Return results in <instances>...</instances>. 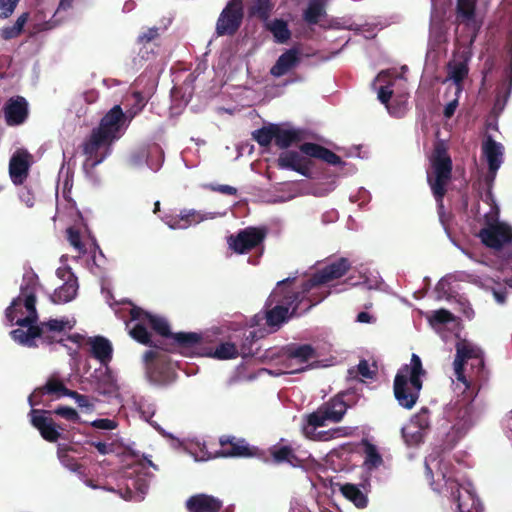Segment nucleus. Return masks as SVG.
<instances>
[{
  "label": "nucleus",
  "mask_w": 512,
  "mask_h": 512,
  "mask_svg": "<svg viewBox=\"0 0 512 512\" xmlns=\"http://www.w3.org/2000/svg\"><path fill=\"white\" fill-rule=\"evenodd\" d=\"M294 279L286 278L277 283L276 288L267 298L263 313L265 325L272 331H278L294 317L308 312L313 306L323 301L322 296L311 298L303 293L302 287L295 290L291 284Z\"/></svg>",
  "instance_id": "f257e3e1"
},
{
  "label": "nucleus",
  "mask_w": 512,
  "mask_h": 512,
  "mask_svg": "<svg viewBox=\"0 0 512 512\" xmlns=\"http://www.w3.org/2000/svg\"><path fill=\"white\" fill-rule=\"evenodd\" d=\"M317 159L331 166L344 165L342 158L332 150L313 142H304L299 145V151L285 150L277 158V167L292 170L307 178L311 177L313 162Z\"/></svg>",
  "instance_id": "f03ea898"
},
{
  "label": "nucleus",
  "mask_w": 512,
  "mask_h": 512,
  "mask_svg": "<svg viewBox=\"0 0 512 512\" xmlns=\"http://www.w3.org/2000/svg\"><path fill=\"white\" fill-rule=\"evenodd\" d=\"M425 375L421 358L412 354L410 364L403 365L394 378V396L401 407L410 410L415 406L423 387L421 377Z\"/></svg>",
  "instance_id": "7ed1b4c3"
},
{
  "label": "nucleus",
  "mask_w": 512,
  "mask_h": 512,
  "mask_svg": "<svg viewBox=\"0 0 512 512\" xmlns=\"http://www.w3.org/2000/svg\"><path fill=\"white\" fill-rule=\"evenodd\" d=\"M147 324L155 333L165 338L157 342L161 345L157 349L165 352H180L183 355H188V352H194L203 343V337L196 332H171L169 323L163 317L151 315Z\"/></svg>",
  "instance_id": "20e7f679"
},
{
  "label": "nucleus",
  "mask_w": 512,
  "mask_h": 512,
  "mask_svg": "<svg viewBox=\"0 0 512 512\" xmlns=\"http://www.w3.org/2000/svg\"><path fill=\"white\" fill-rule=\"evenodd\" d=\"M430 162L431 172L427 173V182L438 206L443 207V199L452 179L453 170L452 159L444 143H436Z\"/></svg>",
  "instance_id": "39448f33"
},
{
  "label": "nucleus",
  "mask_w": 512,
  "mask_h": 512,
  "mask_svg": "<svg viewBox=\"0 0 512 512\" xmlns=\"http://www.w3.org/2000/svg\"><path fill=\"white\" fill-rule=\"evenodd\" d=\"M352 264L348 258L340 257L317 270L308 280L301 285L303 293L311 298L322 296L323 300L328 292L321 290V286L344 276L351 268Z\"/></svg>",
  "instance_id": "423d86ee"
},
{
  "label": "nucleus",
  "mask_w": 512,
  "mask_h": 512,
  "mask_svg": "<svg viewBox=\"0 0 512 512\" xmlns=\"http://www.w3.org/2000/svg\"><path fill=\"white\" fill-rule=\"evenodd\" d=\"M112 144L103 136L92 130L89 137L82 143V153L85 156L83 169L93 171L111 153Z\"/></svg>",
  "instance_id": "0eeeda50"
},
{
  "label": "nucleus",
  "mask_w": 512,
  "mask_h": 512,
  "mask_svg": "<svg viewBox=\"0 0 512 512\" xmlns=\"http://www.w3.org/2000/svg\"><path fill=\"white\" fill-rule=\"evenodd\" d=\"M244 17L242 0H230L221 11L216 22L218 36H232L240 28Z\"/></svg>",
  "instance_id": "6e6552de"
},
{
  "label": "nucleus",
  "mask_w": 512,
  "mask_h": 512,
  "mask_svg": "<svg viewBox=\"0 0 512 512\" xmlns=\"http://www.w3.org/2000/svg\"><path fill=\"white\" fill-rule=\"evenodd\" d=\"M267 235L265 227H247L228 238L229 247L237 254H246L262 245Z\"/></svg>",
  "instance_id": "1a4fd4ad"
},
{
  "label": "nucleus",
  "mask_w": 512,
  "mask_h": 512,
  "mask_svg": "<svg viewBox=\"0 0 512 512\" xmlns=\"http://www.w3.org/2000/svg\"><path fill=\"white\" fill-rule=\"evenodd\" d=\"M71 329L72 326L66 319H50L45 322H41L39 325H35L27 329L26 331L18 328L11 332L13 339L18 341L20 344L33 347L35 346L34 339L37 336L43 335V332H62L66 328Z\"/></svg>",
  "instance_id": "9d476101"
},
{
  "label": "nucleus",
  "mask_w": 512,
  "mask_h": 512,
  "mask_svg": "<svg viewBox=\"0 0 512 512\" xmlns=\"http://www.w3.org/2000/svg\"><path fill=\"white\" fill-rule=\"evenodd\" d=\"M482 353L483 351L481 348L466 340H462L456 344V355L453 362L454 374L456 379L465 385L466 389H470V384L467 376L465 375L464 366L473 358H477V365L481 366Z\"/></svg>",
  "instance_id": "9b49d317"
},
{
  "label": "nucleus",
  "mask_w": 512,
  "mask_h": 512,
  "mask_svg": "<svg viewBox=\"0 0 512 512\" xmlns=\"http://www.w3.org/2000/svg\"><path fill=\"white\" fill-rule=\"evenodd\" d=\"M125 121L126 115L121 106L115 105L102 117L98 127L93 130L113 144L121 137Z\"/></svg>",
  "instance_id": "f8f14e48"
},
{
  "label": "nucleus",
  "mask_w": 512,
  "mask_h": 512,
  "mask_svg": "<svg viewBox=\"0 0 512 512\" xmlns=\"http://www.w3.org/2000/svg\"><path fill=\"white\" fill-rule=\"evenodd\" d=\"M24 295V306L28 312V315L24 318H16V313L21 309L22 299L20 297L13 300L11 305L6 310V316L8 320L20 327H27V329L34 327L38 320V314L36 310V296L34 293L26 294L25 290L21 289Z\"/></svg>",
  "instance_id": "ddd939ff"
},
{
  "label": "nucleus",
  "mask_w": 512,
  "mask_h": 512,
  "mask_svg": "<svg viewBox=\"0 0 512 512\" xmlns=\"http://www.w3.org/2000/svg\"><path fill=\"white\" fill-rule=\"evenodd\" d=\"M146 364V374L152 383L164 385L172 380L170 364L161 360L159 352L148 350L143 355Z\"/></svg>",
  "instance_id": "4468645a"
},
{
  "label": "nucleus",
  "mask_w": 512,
  "mask_h": 512,
  "mask_svg": "<svg viewBox=\"0 0 512 512\" xmlns=\"http://www.w3.org/2000/svg\"><path fill=\"white\" fill-rule=\"evenodd\" d=\"M482 243L493 249H500L512 242V229L504 223L489 224L479 232Z\"/></svg>",
  "instance_id": "2eb2a0df"
},
{
  "label": "nucleus",
  "mask_w": 512,
  "mask_h": 512,
  "mask_svg": "<svg viewBox=\"0 0 512 512\" xmlns=\"http://www.w3.org/2000/svg\"><path fill=\"white\" fill-rule=\"evenodd\" d=\"M48 414H51V411L33 408L29 413L30 422L44 440L53 443L61 437L57 428L62 429V427L56 425L54 420L47 416Z\"/></svg>",
  "instance_id": "dca6fc26"
},
{
  "label": "nucleus",
  "mask_w": 512,
  "mask_h": 512,
  "mask_svg": "<svg viewBox=\"0 0 512 512\" xmlns=\"http://www.w3.org/2000/svg\"><path fill=\"white\" fill-rule=\"evenodd\" d=\"M33 156L26 149H17L9 161V175L15 185H22L29 175Z\"/></svg>",
  "instance_id": "f3484780"
},
{
  "label": "nucleus",
  "mask_w": 512,
  "mask_h": 512,
  "mask_svg": "<svg viewBox=\"0 0 512 512\" xmlns=\"http://www.w3.org/2000/svg\"><path fill=\"white\" fill-rule=\"evenodd\" d=\"M302 60V51L299 47H292L283 52L270 69L274 77H282L299 66Z\"/></svg>",
  "instance_id": "a211bd4d"
},
{
  "label": "nucleus",
  "mask_w": 512,
  "mask_h": 512,
  "mask_svg": "<svg viewBox=\"0 0 512 512\" xmlns=\"http://www.w3.org/2000/svg\"><path fill=\"white\" fill-rule=\"evenodd\" d=\"M222 507V500L205 493L194 494L185 502L188 512H219Z\"/></svg>",
  "instance_id": "6ab92c4d"
},
{
  "label": "nucleus",
  "mask_w": 512,
  "mask_h": 512,
  "mask_svg": "<svg viewBox=\"0 0 512 512\" xmlns=\"http://www.w3.org/2000/svg\"><path fill=\"white\" fill-rule=\"evenodd\" d=\"M6 123L10 126L20 125L28 117V103L22 96L10 98L4 106Z\"/></svg>",
  "instance_id": "aec40b11"
},
{
  "label": "nucleus",
  "mask_w": 512,
  "mask_h": 512,
  "mask_svg": "<svg viewBox=\"0 0 512 512\" xmlns=\"http://www.w3.org/2000/svg\"><path fill=\"white\" fill-rule=\"evenodd\" d=\"M220 450L217 456L221 457H251L254 455L253 449L245 440H235V438H221Z\"/></svg>",
  "instance_id": "412c9836"
},
{
  "label": "nucleus",
  "mask_w": 512,
  "mask_h": 512,
  "mask_svg": "<svg viewBox=\"0 0 512 512\" xmlns=\"http://www.w3.org/2000/svg\"><path fill=\"white\" fill-rule=\"evenodd\" d=\"M502 145L496 142L492 137H488L483 143L482 150L488 162V173L492 178L495 177L497 170L502 163Z\"/></svg>",
  "instance_id": "4be33fe9"
},
{
  "label": "nucleus",
  "mask_w": 512,
  "mask_h": 512,
  "mask_svg": "<svg viewBox=\"0 0 512 512\" xmlns=\"http://www.w3.org/2000/svg\"><path fill=\"white\" fill-rule=\"evenodd\" d=\"M446 484L451 489V498L459 512H478V509L475 507L476 499L472 493L466 491L465 498H463L461 485L457 481L449 479L446 481Z\"/></svg>",
  "instance_id": "5701e85b"
},
{
  "label": "nucleus",
  "mask_w": 512,
  "mask_h": 512,
  "mask_svg": "<svg viewBox=\"0 0 512 512\" xmlns=\"http://www.w3.org/2000/svg\"><path fill=\"white\" fill-rule=\"evenodd\" d=\"M476 1L475 0H457L456 5V20L459 23H464L466 26L471 27L474 32H477L479 25L475 20ZM476 33H474V37Z\"/></svg>",
  "instance_id": "b1692460"
},
{
  "label": "nucleus",
  "mask_w": 512,
  "mask_h": 512,
  "mask_svg": "<svg viewBox=\"0 0 512 512\" xmlns=\"http://www.w3.org/2000/svg\"><path fill=\"white\" fill-rule=\"evenodd\" d=\"M92 356L101 364L107 365L112 359L113 348L110 341L103 336L90 337L87 342Z\"/></svg>",
  "instance_id": "393cba45"
},
{
  "label": "nucleus",
  "mask_w": 512,
  "mask_h": 512,
  "mask_svg": "<svg viewBox=\"0 0 512 512\" xmlns=\"http://www.w3.org/2000/svg\"><path fill=\"white\" fill-rule=\"evenodd\" d=\"M270 455L275 464L288 463L293 467L301 465V460L290 445H274L270 448Z\"/></svg>",
  "instance_id": "a878e982"
},
{
  "label": "nucleus",
  "mask_w": 512,
  "mask_h": 512,
  "mask_svg": "<svg viewBox=\"0 0 512 512\" xmlns=\"http://www.w3.org/2000/svg\"><path fill=\"white\" fill-rule=\"evenodd\" d=\"M274 130L275 145L283 150H287L292 145L300 143L303 139L301 131L296 129H284L275 124Z\"/></svg>",
  "instance_id": "bb28decb"
},
{
  "label": "nucleus",
  "mask_w": 512,
  "mask_h": 512,
  "mask_svg": "<svg viewBox=\"0 0 512 512\" xmlns=\"http://www.w3.org/2000/svg\"><path fill=\"white\" fill-rule=\"evenodd\" d=\"M202 218L194 210H184L179 215H166L165 223L171 229H186L192 223H199Z\"/></svg>",
  "instance_id": "cd10ccee"
},
{
  "label": "nucleus",
  "mask_w": 512,
  "mask_h": 512,
  "mask_svg": "<svg viewBox=\"0 0 512 512\" xmlns=\"http://www.w3.org/2000/svg\"><path fill=\"white\" fill-rule=\"evenodd\" d=\"M77 290V278L73 274H70L65 283L54 291L51 300L55 304L70 302L75 298Z\"/></svg>",
  "instance_id": "c85d7f7f"
},
{
  "label": "nucleus",
  "mask_w": 512,
  "mask_h": 512,
  "mask_svg": "<svg viewBox=\"0 0 512 512\" xmlns=\"http://www.w3.org/2000/svg\"><path fill=\"white\" fill-rule=\"evenodd\" d=\"M265 28L273 35L278 44H285L291 38V31L287 21L275 18L265 23Z\"/></svg>",
  "instance_id": "c756f323"
},
{
  "label": "nucleus",
  "mask_w": 512,
  "mask_h": 512,
  "mask_svg": "<svg viewBox=\"0 0 512 512\" xmlns=\"http://www.w3.org/2000/svg\"><path fill=\"white\" fill-rule=\"evenodd\" d=\"M321 407L329 417V421L333 423L340 422L348 408L347 404L342 400L340 395L322 404Z\"/></svg>",
  "instance_id": "7c9ffc66"
},
{
  "label": "nucleus",
  "mask_w": 512,
  "mask_h": 512,
  "mask_svg": "<svg viewBox=\"0 0 512 512\" xmlns=\"http://www.w3.org/2000/svg\"><path fill=\"white\" fill-rule=\"evenodd\" d=\"M329 417L326 415L324 409L320 406L316 411L306 416V424L303 425L302 431L306 437H313L317 427L326 425Z\"/></svg>",
  "instance_id": "2f4dec72"
},
{
  "label": "nucleus",
  "mask_w": 512,
  "mask_h": 512,
  "mask_svg": "<svg viewBox=\"0 0 512 512\" xmlns=\"http://www.w3.org/2000/svg\"><path fill=\"white\" fill-rule=\"evenodd\" d=\"M326 16L324 0H310L303 13V20L309 25H316Z\"/></svg>",
  "instance_id": "473e14b6"
},
{
  "label": "nucleus",
  "mask_w": 512,
  "mask_h": 512,
  "mask_svg": "<svg viewBox=\"0 0 512 512\" xmlns=\"http://www.w3.org/2000/svg\"><path fill=\"white\" fill-rule=\"evenodd\" d=\"M448 418L456 421L458 429H465L471 425V407L468 404L455 405L448 411Z\"/></svg>",
  "instance_id": "72a5a7b5"
},
{
  "label": "nucleus",
  "mask_w": 512,
  "mask_h": 512,
  "mask_svg": "<svg viewBox=\"0 0 512 512\" xmlns=\"http://www.w3.org/2000/svg\"><path fill=\"white\" fill-rule=\"evenodd\" d=\"M274 9L272 0H253L248 8L249 17H256L263 22H268Z\"/></svg>",
  "instance_id": "f704fd0d"
},
{
  "label": "nucleus",
  "mask_w": 512,
  "mask_h": 512,
  "mask_svg": "<svg viewBox=\"0 0 512 512\" xmlns=\"http://www.w3.org/2000/svg\"><path fill=\"white\" fill-rule=\"evenodd\" d=\"M342 495L351 501L357 508H365L368 504L367 496L359 489V487L352 483L343 484L340 487Z\"/></svg>",
  "instance_id": "c9c22d12"
},
{
  "label": "nucleus",
  "mask_w": 512,
  "mask_h": 512,
  "mask_svg": "<svg viewBox=\"0 0 512 512\" xmlns=\"http://www.w3.org/2000/svg\"><path fill=\"white\" fill-rule=\"evenodd\" d=\"M96 390L103 395L112 394L117 386L112 372L106 368L103 371H95Z\"/></svg>",
  "instance_id": "e433bc0d"
},
{
  "label": "nucleus",
  "mask_w": 512,
  "mask_h": 512,
  "mask_svg": "<svg viewBox=\"0 0 512 512\" xmlns=\"http://www.w3.org/2000/svg\"><path fill=\"white\" fill-rule=\"evenodd\" d=\"M288 358L297 359L301 363H305L317 356L316 350L310 344L291 345L286 349Z\"/></svg>",
  "instance_id": "4c0bfd02"
},
{
  "label": "nucleus",
  "mask_w": 512,
  "mask_h": 512,
  "mask_svg": "<svg viewBox=\"0 0 512 512\" xmlns=\"http://www.w3.org/2000/svg\"><path fill=\"white\" fill-rule=\"evenodd\" d=\"M206 355L220 360H228L237 358L239 356V350L234 343L223 342L220 343L214 351L210 350L207 352Z\"/></svg>",
  "instance_id": "58836bf2"
},
{
  "label": "nucleus",
  "mask_w": 512,
  "mask_h": 512,
  "mask_svg": "<svg viewBox=\"0 0 512 512\" xmlns=\"http://www.w3.org/2000/svg\"><path fill=\"white\" fill-rule=\"evenodd\" d=\"M146 325L148 324L136 323L129 331L130 336L140 344L154 348L161 347V345L152 341L151 333L147 330Z\"/></svg>",
  "instance_id": "ea45409f"
},
{
  "label": "nucleus",
  "mask_w": 512,
  "mask_h": 512,
  "mask_svg": "<svg viewBox=\"0 0 512 512\" xmlns=\"http://www.w3.org/2000/svg\"><path fill=\"white\" fill-rule=\"evenodd\" d=\"M71 450L72 448L70 446L58 445L57 456L63 466L73 472H77L81 469V465L78 463L76 458L69 454Z\"/></svg>",
  "instance_id": "a19ab883"
},
{
  "label": "nucleus",
  "mask_w": 512,
  "mask_h": 512,
  "mask_svg": "<svg viewBox=\"0 0 512 512\" xmlns=\"http://www.w3.org/2000/svg\"><path fill=\"white\" fill-rule=\"evenodd\" d=\"M469 72L466 61L448 64V78L453 80L456 85H460L467 77Z\"/></svg>",
  "instance_id": "79ce46f5"
},
{
  "label": "nucleus",
  "mask_w": 512,
  "mask_h": 512,
  "mask_svg": "<svg viewBox=\"0 0 512 512\" xmlns=\"http://www.w3.org/2000/svg\"><path fill=\"white\" fill-rule=\"evenodd\" d=\"M275 124L264 126L252 132V139L262 147H268L275 137Z\"/></svg>",
  "instance_id": "37998d69"
},
{
  "label": "nucleus",
  "mask_w": 512,
  "mask_h": 512,
  "mask_svg": "<svg viewBox=\"0 0 512 512\" xmlns=\"http://www.w3.org/2000/svg\"><path fill=\"white\" fill-rule=\"evenodd\" d=\"M470 388L476 383L480 385L481 382L487 380V371L485 369L484 357L482 356V365H477V358L471 360V373L467 377Z\"/></svg>",
  "instance_id": "c03bdc74"
},
{
  "label": "nucleus",
  "mask_w": 512,
  "mask_h": 512,
  "mask_svg": "<svg viewBox=\"0 0 512 512\" xmlns=\"http://www.w3.org/2000/svg\"><path fill=\"white\" fill-rule=\"evenodd\" d=\"M365 464L369 468H377L383 463L382 456L376 446L368 441H364Z\"/></svg>",
  "instance_id": "a18cd8bd"
},
{
  "label": "nucleus",
  "mask_w": 512,
  "mask_h": 512,
  "mask_svg": "<svg viewBox=\"0 0 512 512\" xmlns=\"http://www.w3.org/2000/svg\"><path fill=\"white\" fill-rule=\"evenodd\" d=\"M43 390L47 394L56 395L57 398H60L64 396L66 386L59 379L51 377L43 386Z\"/></svg>",
  "instance_id": "49530a36"
},
{
  "label": "nucleus",
  "mask_w": 512,
  "mask_h": 512,
  "mask_svg": "<svg viewBox=\"0 0 512 512\" xmlns=\"http://www.w3.org/2000/svg\"><path fill=\"white\" fill-rule=\"evenodd\" d=\"M51 413H54L55 415L60 416L66 419L67 421L73 423H77L80 421V416L78 412L74 408L69 406H58L53 411H51Z\"/></svg>",
  "instance_id": "de8ad7c7"
},
{
  "label": "nucleus",
  "mask_w": 512,
  "mask_h": 512,
  "mask_svg": "<svg viewBox=\"0 0 512 512\" xmlns=\"http://www.w3.org/2000/svg\"><path fill=\"white\" fill-rule=\"evenodd\" d=\"M454 320V315L446 309H439L435 311L430 319L432 324H447Z\"/></svg>",
  "instance_id": "09e8293b"
},
{
  "label": "nucleus",
  "mask_w": 512,
  "mask_h": 512,
  "mask_svg": "<svg viewBox=\"0 0 512 512\" xmlns=\"http://www.w3.org/2000/svg\"><path fill=\"white\" fill-rule=\"evenodd\" d=\"M141 45L138 56L145 61L155 58L157 45L155 43H139Z\"/></svg>",
  "instance_id": "8fccbe9b"
},
{
  "label": "nucleus",
  "mask_w": 512,
  "mask_h": 512,
  "mask_svg": "<svg viewBox=\"0 0 512 512\" xmlns=\"http://www.w3.org/2000/svg\"><path fill=\"white\" fill-rule=\"evenodd\" d=\"M67 237L69 243L77 249L79 252L84 251V245L81 241V235L80 232L77 229H74L73 227H70L67 229Z\"/></svg>",
  "instance_id": "3c124183"
},
{
  "label": "nucleus",
  "mask_w": 512,
  "mask_h": 512,
  "mask_svg": "<svg viewBox=\"0 0 512 512\" xmlns=\"http://www.w3.org/2000/svg\"><path fill=\"white\" fill-rule=\"evenodd\" d=\"M255 337H256V333L250 332L249 335L245 338V341L240 346V349H238L240 356H242L243 358H246L248 356L254 355L251 345L253 344Z\"/></svg>",
  "instance_id": "603ef678"
},
{
  "label": "nucleus",
  "mask_w": 512,
  "mask_h": 512,
  "mask_svg": "<svg viewBox=\"0 0 512 512\" xmlns=\"http://www.w3.org/2000/svg\"><path fill=\"white\" fill-rule=\"evenodd\" d=\"M204 187L210 191L218 192V193H221L224 195L236 196L237 192H238L235 187L226 185V184H212L211 183V184H206Z\"/></svg>",
  "instance_id": "864d4df0"
},
{
  "label": "nucleus",
  "mask_w": 512,
  "mask_h": 512,
  "mask_svg": "<svg viewBox=\"0 0 512 512\" xmlns=\"http://www.w3.org/2000/svg\"><path fill=\"white\" fill-rule=\"evenodd\" d=\"M19 0H0V18H8L15 10Z\"/></svg>",
  "instance_id": "5fc2aeb1"
},
{
  "label": "nucleus",
  "mask_w": 512,
  "mask_h": 512,
  "mask_svg": "<svg viewBox=\"0 0 512 512\" xmlns=\"http://www.w3.org/2000/svg\"><path fill=\"white\" fill-rule=\"evenodd\" d=\"M151 315V313L137 306L130 310L131 320L138 321V323H147Z\"/></svg>",
  "instance_id": "6e6d98bb"
},
{
  "label": "nucleus",
  "mask_w": 512,
  "mask_h": 512,
  "mask_svg": "<svg viewBox=\"0 0 512 512\" xmlns=\"http://www.w3.org/2000/svg\"><path fill=\"white\" fill-rule=\"evenodd\" d=\"M159 37V29L157 27H152L147 29V31L143 32L138 36V43H154L153 41Z\"/></svg>",
  "instance_id": "4d7b16f0"
},
{
  "label": "nucleus",
  "mask_w": 512,
  "mask_h": 512,
  "mask_svg": "<svg viewBox=\"0 0 512 512\" xmlns=\"http://www.w3.org/2000/svg\"><path fill=\"white\" fill-rule=\"evenodd\" d=\"M393 90L391 85L381 86L378 90V99L381 103L385 104L387 109L390 110L389 101L392 98Z\"/></svg>",
  "instance_id": "13d9d810"
},
{
  "label": "nucleus",
  "mask_w": 512,
  "mask_h": 512,
  "mask_svg": "<svg viewBox=\"0 0 512 512\" xmlns=\"http://www.w3.org/2000/svg\"><path fill=\"white\" fill-rule=\"evenodd\" d=\"M91 426L101 430H113L117 427V423L108 418H100L92 421Z\"/></svg>",
  "instance_id": "bf43d9fd"
},
{
  "label": "nucleus",
  "mask_w": 512,
  "mask_h": 512,
  "mask_svg": "<svg viewBox=\"0 0 512 512\" xmlns=\"http://www.w3.org/2000/svg\"><path fill=\"white\" fill-rule=\"evenodd\" d=\"M47 394L43 390V386L36 388L28 397V402L31 407L39 405L42 403L43 396Z\"/></svg>",
  "instance_id": "052dcab7"
},
{
  "label": "nucleus",
  "mask_w": 512,
  "mask_h": 512,
  "mask_svg": "<svg viewBox=\"0 0 512 512\" xmlns=\"http://www.w3.org/2000/svg\"><path fill=\"white\" fill-rule=\"evenodd\" d=\"M357 373L367 379H372L375 376V372L370 370L368 362L364 359L360 360L357 365Z\"/></svg>",
  "instance_id": "680f3d73"
},
{
  "label": "nucleus",
  "mask_w": 512,
  "mask_h": 512,
  "mask_svg": "<svg viewBox=\"0 0 512 512\" xmlns=\"http://www.w3.org/2000/svg\"><path fill=\"white\" fill-rule=\"evenodd\" d=\"M21 34V31L15 27L13 24L12 26L4 27L1 30V37L5 40H10L13 38L18 37Z\"/></svg>",
  "instance_id": "e2e57ef3"
},
{
  "label": "nucleus",
  "mask_w": 512,
  "mask_h": 512,
  "mask_svg": "<svg viewBox=\"0 0 512 512\" xmlns=\"http://www.w3.org/2000/svg\"><path fill=\"white\" fill-rule=\"evenodd\" d=\"M339 431V429H333L328 431H320L316 432L313 437H308L311 440H317V441H327L334 437V434H336Z\"/></svg>",
  "instance_id": "0e129e2a"
},
{
  "label": "nucleus",
  "mask_w": 512,
  "mask_h": 512,
  "mask_svg": "<svg viewBox=\"0 0 512 512\" xmlns=\"http://www.w3.org/2000/svg\"><path fill=\"white\" fill-rule=\"evenodd\" d=\"M133 96L135 97L136 99V102H137V106H138V109L136 111H134L133 113H130V118H133L139 111H141L144 106H145V102H144V98L142 97L141 93L140 92H135L133 94Z\"/></svg>",
  "instance_id": "69168bd1"
},
{
  "label": "nucleus",
  "mask_w": 512,
  "mask_h": 512,
  "mask_svg": "<svg viewBox=\"0 0 512 512\" xmlns=\"http://www.w3.org/2000/svg\"><path fill=\"white\" fill-rule=\"evenodd\" d=\"M456 107H457L456 100L449 102L444 108V116L446 118L452 117L453 114L455 113Z\"/></svg>",
  "instance_id": "338daca9"
},
{
  "label": "nucleus",
  "mask_w": 512,
  "mask_h": 512,
  "mask_svg": "<svg viewBox=\"0 0 512 512\" xmlns=\"http://www.w3.org/2000/svg\"><path fill=\"white\" fill-rule=\"evenodd\" d=\"M91 445L94 446L97 449V451L102 455H106L110 451L109 446L104 442H100V441L94 442L93 441V442H91Z\"/></svg>",
  "instance_id": "774afa93"
}]
</instances>
